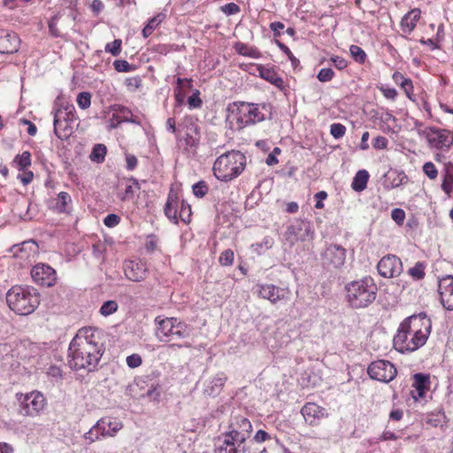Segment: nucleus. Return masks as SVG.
<instances>
[{
	"mask_svg": "<svg viewBox=\"0 0 453 453\" xmlns=\"http://www.w3.org/2000/svg\"><path fill=\"white\" fill-rule=\"evenodd\" d=\"M393 79L395 82H398V79H402L401 81V87L406 93L407 96L410 99H412L411 97V90H412V83L410 79L404 78L400 73H395L393 75Z\"/></svg>",
	"mask_w": 453,
	"mask_h": 453,
	"instance_id": "58836bf2",
	"label": "nucleus"
},
{
	"mask_svg": "<svg viewBox=\"0 0 453 453\" xmlns=\"http://www.w3.org/2000/svg\"><path fill=\"white\" fill-rule=\"evenodd\" d=\"M156 336L161 342H170L188 338L192 331L190 326L176 318L155 319Z\"/></svg>",
	"mask_w": 453,
	"mask_h": 453,
	"instance_id": "423d86ee",
	"label": "nucleus"
},
{
	"mask_svg": "<svg viewBox=\"0 0 453 453\" xmlns=\"http://www.w3.org/2000/svg\"><path fill=\"white\" fill-rule=\"evenodd\" d=\"M251 431L250 421L247 418L238 415L232 417L228 430L225 433L234 437L235 441L246 443Z\"/></svg>",
	"mask_w": 453,
	"mask_h": 453,
	"instance_id": "ddd939ff",
	"label": "nucleus"
},
{
	"mask_svg": "<svg viewBox=\"0 0 453 453\" xmlns=\"http://www.w3.org/2000/svg\"><path fill=\"white\" fill-rule=\"evenodd\" d=\"M273 239L270 236H265L263 241L259 243H257L255 246L257 247L256 249H261V250H267L269 249H271L273 245Z\"/></svg>",
	"mask_w": 453,
	"mask_h": 453,
	"instance_id": "338daca9",
	"label": "nucleus"
},
{
	"mask_svg": "<svg viewBox=\"0 0 453 453\" xmlns=\"http://www.w3.org/2000/svg\"><path fill=\"white\" fill-rule=\"evenodd\" d=\"M178 198L175 194L170 193L165 205V215L174 224L178 223Z\"/></svg>",
	"mask_w": 453,
	"mask_h": 453,
	"instance_id": "cd10ccee",
	"label": "nucleus"
},
{
	"mask_svg": "<svg viewBox=\"0 0 453 453\" xmlns=\"http://www.w3.org/2000/svg\"><path fill=\"white\" fill-rule=\"evenodd\" d=\"M106 154V147L104 144H96L93 148L90 154V159L96 162H102L104 160Z\"/></svg>",
	"mask_w": 453,
	"mask_h": 453,
	"instance_id": "79ce46f5",
	"label": "nucleus"
},
{
	"mask_svg": "<svg viewBox=\"0 0 453 453\" xmlns=\"http://www.w3.org/2000/svg\"><path fill=\"white\" fill-rule=\"evenodd\" d=\"M425 266L423 263L418 262L415 266L409 269V274L416 280H420L425 275Z\"/></svg>",
	"mask_w": 453,
	"mask_h": 453,
	"instance_id": "09e8293b",
	"label": "nucleus"
},
{
	"mask_svg": "<svg viewBox=\"0 0 453 453\" xmlns=\"http://www.w3.org/2000/svg\"><path fill=\"white\" fill-rule=\"evenodd\" d=\"M420 10L414 9L403 16L401 21V27L403 32H411L416 26V22L420 18Z\"/></svg>",
	"mask_w": 453,
	"mask_h": 453,
	"instance_id": "c756f323",
	"label": "nucleus"
},
{
	"mask_svg": "<svg viewBox=\"0 0 453 453\" xmlns=\"http://www.w3.org/2000/svg\"><path fill=\"white\" fill-rule=\"evenodd\" d=\"M193 193L196 197H203L208 192V186L205 181H198L192 187Z\"/></svg>",
	"mask_w": 453,
	"mask_h": 453,
	"instance_id": "8fccbe9b",
	"label": "nucleus"
},
{
	"mask_svg": "<svg viewBox=\"0 0 453 453\" xmlns=\"http://www.w3.org/2000/svg\"><path fill=\"white\" fill-rule=\"evenodd\" d=\"M123 426V423L117 418H101L84 434L83 438L91 444L102 438L115 437Z\"/></svg>",
	"mask_w": 453,
	"mask_h": 453,
	"instance_id": "6e6552de",
	"label": "nucleus"
},
{
	"mask_svg": "<svg viewBox=\"0 0 453 453\" xmlns=\"http://www.w3.org/2000/svg\"><path fill=\"white\" fill-rule=\"evenodd\" d=\"M377 270L382 277L393 278L401 274L403 271V264L400 258L396 256L388 255L379 261Z\"/></svg>",
	"mask_w": 453,
	"mask_h": 453,
	"instance_id": "2eb2a0df",
	"label": "nucleus"
},
{
	"mask_svg": "<svg viewBox=\"0 0 453 453\" xmlns=\"http://www.w3.org/2000/svg\"><path fill=\"white\" fill-rule=\"evenodd\" d=\"M446 425V417L443 412L430 413L426 416V430L434 427L442 430Z\"/></svg>",
	"mask_w": 453,
	"mask_h": 453,
	"instance_id": "72a5a7b5",
	"label": "nucleus"
},
{
	"mask_svg": "<svg viewBox=\"0 0 453 453\" xmlns=\"http://www.w3.org/2000/svg\"><path fill=\"white\" fill-rule=\"evenodd\" d=\"M245 165V155L239 150H231L216 158L212 170L218 180L226 182L238 177Z\"/></svg>",
	"mask_w": 453,
	"mask_h": 453,
	"instance_id": "39448f33",
	"label": "nucleus"
},
{
	"mask_svg": "<svg viewBox=\"0 0 453 453\" xmlns=\"http://www.w3.org/2000/svg\"><path fill=\"white\" fill-rule=\"evenodd\" d=\"M349 52L353 59L358 64H364L365 62L366 53L361 47L351 45L349 47Z\"/></svg>",
	"mask_w": 453,
	"mask_h": 453,
	"instance_id": "a19ab883",
	"label": "nucleus"
},
{
	"mask_svg": "<svg viewBox=\"0 0 453 453\" xmlns=\"http://www.w3.org/2000/svg\"><path fill=\"white\" fill-rule=\"evenodd\" d=\"M388 139L384 136L378 135L372 141V146L376 150H383L388 146Z\"/></svg>",
	"mask_w": 453,
	"mask_h": 453,
	"instance_id": "0e129e2a",
	"label": "nucleus"
},
{
	"mask_svg": "<svg viewBox=\"0 0 453 453\" xmlns=\"http://www.w3.org/2000/svg\"><path fill=\"white\" fill-rule=\"evenodd\" d=\"M119 305L116 301L109 300L104 302L100 308V314L104 317L110 316L118 311Z\"/></svg>",
	"mask_w": 453,
	"mask_h": 453,
	"instance_id": "ea45409f",
	"label": "nucleus"
},
{
	"mask_svg": "<svg viewBox=\"0 0 453 453\" xmlns=\"http://www.w3.org/2000/svg\"><path fill=\"white\" fill-rule=\"evenodd\" d=\"M10 251L16 257L24 260L35 258L38 253V245L33 240L23 242L20 244L13 245Z\"/></svg>",
	"mask_w": 453,
	"mask_h": 453,
	"instance_id": "4be33fe9",
	"label": "nucleus"
},
{
	"mask_svg": "<svg viewBox=\"0 0 453 453\" xmlns=\"http://www.w3.org/2000/svg\"><path fill=\"white\" fill-rule=\"evenodd\" d=\"M368 179V172L366 170H359L353 179L351 184L352 188L357 192L363 191L367 186Z\"/></svg>",
	"mask_w": 453,
	"mask_h": 453,
	"instance_id": "f704fd0d",
	"label": "nucleus"
},
{
	"mask_svg": "<svg viewBox=\"0 0 453 453\" xmlns=\"http://www.w3.org/2000/svg\"><path fill=\"white\" fill-rule=\"evenodd\" d=\"M386 181L390 188H397L407 181V176L403 172L390 170L386 175Z\"/></svg>",
	"mask_w": 453,
	"mask_h": 453,
	"instance_id": "473e14b6",
	"label": "nucleus"
},
{
	"mask_svg": "<svg viewBox=\"0 0 453 453\" xmlns=\"http://www.w3.org/2000/svg\"><path fill=\"white\" fill-rule=\"evenodd\" d=\"M104 353L100 333L92 327L78 331L68 349V365L73 370L93 371Z\"/></svg>",
	"mask_w": 453,
	"mask_h": 453,
	"instance_id": "f257e3e1",
	"label": "nucleus"
},
{
	"mask_svg": "<svg viewBox=\"0 0 453 453\" xmlns=\"http://www.w3.org/2000/svg\"><path fill=\"white\" fill-rule=\"evenodd\" d=\"M236 50L242 56L250 57L252 58H259L260 52L257 49L250 48L247 45L242 43L236 47Z\"/></svg>",
	"mask_w": 453,
	"mask_h": 453,
	"instance_id": "37998d69",
	"label": "nucleus"
},
{
	"mask_svg": "<svg viewBox=\"0 0 453 453\" xmlns=\"http://www.w3.org/2000/svg\"><path fill=\"white\" fill-rule=\"evenodd\" d=\"M76 102L78 106L82 110L89 108L91 104V94L87 91L79 93L76 98Z\"/></svg>",
	"mask_w": 453,
	"mask_h": 453,
	"instance_id": "c03bdc74",
	"label": "nucleus"
},
{
	"mask_svg": "<svg viewBox=\"0 0 453 453\" xmlns=\"http://www.w3.org/2000/svg\"><path fill=\"white\" fill-rule=\"evenodd\" d=\"M122 41L120 39H115L111 42H108L105 45V51L111 53L112 56L117 57L121 51Z\"/></svg>",
	"mask_w": 453,
	"mask_h": 453,
	"instance_id": "a18cd8bd",
	"label": "nucleus"
},
{
	"mask_svg": "<svg viewBox=\"0 0 453 453\" xmlns=\"http://www.w3.org/2000/svg\"><path fill=\"white\" fill-rule=\"evenodd\" d=\"M73 124L65 120L54 119V133L61 140L67 139L73 133Z\"/></svg>",
	"mask_w": 453,
	"mask_h": 453,
	"instance_id": "7c9ffc66",
	"label": "nucleus"
},
{
	"mask_svg": "<svg viewBox=\"0 0 453 453\" xmlns=\"http://www.w3.org/2000/svg\"><path fill=\"white\" fill-rule=\"evenodd\" d=\"M265 104L235 102L228 106L232 118L236 120L240 128L254 125L265 119Z\"/></svg>",
	"mask_w": 453,
	"mask_h": 453,
	"instance_id": "0eeeda50",
	"label": "nucleus"
},
{
	"mask_svg": "<svg viewBox=\"0 0 453 453\" xmlns=\"http://www.w3.org/2000/svg\"><path fill=\"white\" fill-rule=\"evenodd\" d=\"M346 133V127L341 123H334L330 126V134L334 139L342 138Z\"/></svg>",
	"mask_w": 453,
	"mask_h": 453,
	"instance_id": "de8ad7c7",
	"label": "nucleus"
},
{
	"mask_svg": "<svg viewBox=\"0 0 453 453\" xmlns=\"http://www.w3.org/2000/svg\"><path fill=\"white\" fill-rule=\"evenodd\" d=\"M166 19L165 12H159L153 18L150 19L147 25L142 29V35L143 37L147 38L152 33L154 30L159 27V25Z\"/></svg>",
	"mask_w": 453,
	"mask_h": 453,
	"instance_id": "2f4dec72",
	"label": "nucleus"
},
{
	"mask_svg": "<svg viewBox=\"0 0 453 453\" xmlns=\"http://www.w3.org/2000/svg\"><path fill=\"white\" fill-rule=\"evenodd\" d=\"M125 275L132 281L143 280L147 276V267L142 261H127L125 263Z\"/></svg>",
	"mask_w": 453,
	"mask_h": 453,
	"instance_id": "5701e85b",
	"label": "nucleus"
},
{
	"mask_svg": "<svg viewBox=\"0 0 453 453\" xmlns=\"http://www.w3.org/2000/svg\"><path fill=\"white\" fill-rule=\"evenodd\" d=\"M313 236L311 223L300 219H294L285 232L286 241L291 246L298 242L311 241Z\"/></svg>",
	"mask_w": 453,
	"mask_h": 453,
	"instance_id": "1a4fd4ad",
	"label": "nucleus"
},
{
	"mask_svg": "<svg viewBox=\"0 0 453 453\" xmlns=\"http://www.w3.org/2000/svg\"><path fill=\"white\" fill-rule=\"evenodd\" d=\"M47 375L52 377L57 381L61 380L63 377V371L60 366L52 365L47 370Z\"/></svg>",
	"mask_w": 453,
	"mask_h": 453,
	"instance_id": "5fc2aeb1",
	"label": "nucleus"
},
{
	"mask_svg": "<svg viewBox=\"0 0 453 453\" xmlns=\"http://www.w3.org/2000/svg\"><path fill=\"white\" fill-rule=\"evenodd\" d=\"M424 319L425 312H419L408 317L400 324L393 340L397 351H414L425 344V335L421 329V321Z\"/></svg>",
	"mask_w": 453,
	"mask_h": 453,
	"instance_id": "f03ea898",
	"label": "nucleus"
},
{
	"mask_svg": "<svg viewBox=\"0 0 453 453\" xmlns=\"http://www.w3.org/2000/svg\"><path fill=\"white\" fill-rule=\"evenodd\" d=\"M257 69L258 71L259 76L262 79L274 85L278 88L283 89L284 81L280 76H279V74L273 68H267L261 65H258L257 66Z\"/></svg>",
	"mask_w": 453,
	"mask_h": 453,
	"instance_id": "a878e982",
	"label": "nucleus"
},
{
	"mask_svg": "<svg viewBox=\"0 0 453 453\" xmlns=\"http://www.w3.org/2000/svg\"><path fill=\"white\" fill-rule=\"evenodd\" d=\"M453 188V173H448L443 180V182L441 184L442 190L447 194L449 195Z\"/></svg>",
	"mask_w": 453,
	"mask_h": 453,
	"instance_id": "6e6d98bb",
	"label": "nucleus"
},
{
	"mask_svg": "<svg viewBox=\"0 0 453 453\" xmlns=\"http://www.w3.org/2000/svg\"><path fill=\"white\" fill-rule=\"evenodd\" d=\"M279 48L288 56V59L291 61L294 66L299 64V60L293 55L291 50L288 46L280 42H277Z\"/></svg>",
	"mask_w": 453,
	"mask_h": 453,
	"instance_id": "bf43d9fd",
	"label": "nucleus"
},
{
	"mask_svg": "<svg viewBox=\"0 0 453 453\" xmlns=\"http://www.w3.org/2000/svg\"><path fill=\"white\" fill-rule=\"evenodd\" d=\"M178 218L180 219L184 223H188L191 219V208L189 204L186 203L184 201L181 202L180 210L179 211Z\"/></svg>",
	"mask_w": 453,
	"mask_h": 453,
	"instance_id": "49530a36",
	"label": "nucleus"
},
{
	"mask_svg": "<svg viewBox=\"0 0 453 453\" xmlns=\"http://www.w3.org/2000/svg\"><path fill=\"white\" fill-rule=\"evenodd\" d=\"M120 221V218L116 214H108L104 219V224L108 227H113L116 226Z\"/></svg>",
	"mask_w": 453,
	"mask_h": 453,
	"instance_id": "e2e57ef3",
	"label": "nucleus"
},
{
	"mask_svg": "<svg viewBox=\"0 0 453 453\" xmlns=\"http://www.w3.org/2000/svg\"><path fill=\"white\" fill-rule=\"evenodd\" d=\"M413 380V389L411 390V395L414 401H418L425 395V373H415Z\"/></svg>",
	"mask_w": 453,
	"mask_h": 453,
	"instance_id": "c85d7f7f",
	"label": "nucleus"
},
{
	"mask_svg": "<svg viewBox=\"0 0 453 453\" xmlns=\"http://www.w3.org/2000/svg\"><path fill=\"white\" fill-rule=\"evenodd\" d=\"M214 453H252L250 447L242 441H235V438L223 433L216 439Z\"/></svg>",
	"mask_w": 453,
	"mask_h": 453,
	"instance_id": "f8f14e48",
	"label": "nucleus"
},
{
	"mask_svg": "<svg viewBox=\"0 0 453 453\" xmlns=\"http://www.w3.org/2000/svg\"><path fill=\"white\" fill-rule=\"evenodd\" d=\"M380 91L386 98L390 100H395L397 96V92L394 88L381 87Z\"/></svg>",
	"mask_w": 453,
	"mask_h": 453,
	"instance_id": "774afa93",
	"label": "nucleus"
},
{
	"mask_svg": "<svg viewBox=\"0 0 453 453\" xmlns=\"http://www.w3.org/2000/svg\"><path fill=\"white\" fill-rule=\"evenodd\" d=\"M226 380L227 377L224 372L217 373L214 377L206 381L203 389L204 394L209 396L219 395Z\"/></svg>",
	"mask_w": 453,
	"mask_h": 453,
	"instance_id": "b1692460",
	"label": "nucleus"
},
{
	"mask_svg": "<svg viewBox=\"0 0 453 453\" xmlns=\"http://www.w3.org/2000/svg\"><path fill=\"white\" fill-rule=\"evenodd\" d=\"M111 110L113 111V118H116V123L111 124V128H116L122 122L137 123L133 119V113L127 107L121 104H113L111 106Z\"/></svg>",
	"mask_w": 453,
	"mask_h": 453,
	"instance_id": "393cba45",
	"label": "nucleus"
},
{
	"mask_svg": "<svg viewBox=\"0 0 453 453\" xmlns=\"http://www.w3.org/2000/svg\"><path fill=\"white\" fill-rule=\"evenodd\" d=\"M54 119L73 123L75 120V108L71 104H61L54 113Z\"/></svg>",
	"mask_w": 453,
	"mask_h": 453,
	"instance_id": "bb28decb",
	"label": "nucleus"
},
{
	"mask_svg": "<svg viewBox=\"0 0 453 453\" xmlns=\"http://www.w3.org/2000/svg\"><path fill=\"white\" fill-rule=\"evenodd\" d=\"M20 171L26 170L31 165V154L29 151H24L20 155H17L14 158Z\"/></svg>",
	"mask_w": 453,
	"mask_h": 453,
	"instance_id": "4c0bfd02",
	"label": "nucleus"
},
{
	"mask_svg": "<svg viewBox=\"0 0 453 453\" xmlns=\"http://www.w3.org/2000/svg\"><path fill=\"white\" fill-rule=\"evenodd\" d=\"M367 373L372 380L388 383L395 378L397 371L391 362L380 359L369 365Z\"/></svg>",
	"mask_w": 453,
	"mask_h": 453,
	"instance_id": "9b49d317",
	"label": "nucleus"
},
{
	"mask_svg": "<svg viewBox=\"0 0 453 453\" xmlns=\"http://www.w3.org/2000/svg\"><path fill=\"white\" fill-rule=\"evenodd\" d=\"M33 280L42 287H51L55 284L56 271L48 265L37 264L31 270Z\"/></svg>",
	"mask_w": 453,
	"mask_h": 453,
	"instance_id": "dca6fc26",
	"label": "nucleus"
},
{
	"mask_svg": "<svg viewBox=\"0 0 453 453\" xmlns=\"http://www.w3.org/2000/svg\"><path fill=\"white\" fill-rule=\"evenodd\" d=\"M141 188L139 182L135 179H132L129 180V183L127 184L125 188L124 194L120 196L122 201L130 200L134 196V193L135 190H139Z\"/></svg>",
	"mask_w": 453,
	"mask_h": 453,
	"instance_id": "e433bc0d",
	"label": "nucleus"
},
{
	"mask_svg": "<svg viewBox=\"0 0 453 453\" xmlns=\"http://www.w3.org/2000/svg\"><path fill=\"white\" fill-rule=\"evenodd\" d=\"M323 265L328 269L342 267L346 259V250L338 244H330L321 254Z\"/></svg>",
	"mask_w": 453,
	"mask_h": 453,
	"instance_id": "4468645a",
	"label": "nucleus"
},
{
	"mask_svg": "<svg viewBox=\"0 0 453 453\" xmlns=\"http://www.w3.org/2000/svg\"><path fill=\"white\" fill-rule=\"evenodd\" d=\"M6 302L11 310L19 315H29L40 304L37 290L29 286H13L6 294Z\"/></svg>",
	"mask_w": 453,
	"mask_h": 453,
	"instance_id": "20e7f679",
	"label": "nucleus"
},
{
	"mask_svg": "<svg viewBox=\"0 0 453 453\" xmlns=\"http://www.w3.org/2000/svg\"><path fill=\"white\" fill-rule=\"evenodd\" d=\"M219 261L221 265H224V266L231 265L234 262V252L231 250H224L220 254Z\"/></svg>",
	"mask_w": 453,
	"mask_h": 453,
	"instance_id": "603ef678",
	"label": "nucleus"
},
{
	"mask_svg": "<svg viewBox=\"0 0 453 453\" xmlns=\"http://www.w3.org/2000/svg\"><path fill=\"white\" fill-rule=\"evenodd\" d=\"M127 365L130 368H137L142 365V357L139 354H132L126 359Z\"/></svg>",
	"mask_w": 453,
	"mask_h": 453,
	"instance_id": "052dcab7",
	"label": "nucleus"
},
{
	"mask_svg": "<svg viewBox=\"0 0 453 453\" xmlns=\"http://www.w3.org/2000/svg\"><path fill=\"white\" fill-rule=\"evenodd\" d=\"M391 218L397 225H402L405 219V212L403 209L395 208L391 211Z\"/></svg>",
	"mask_w": 453,
	"mask_h": 453,
	"instance_id": "4d7b16f0",
	"label": "nucleus"
},
{
	"mask_svg": "<svg viewBox=\"0 0 453 453\" xmlns=\"http://www.w3.org/2000/svg\"><path fill=\"white\" fill-rule=\"evenodd\" d=\"M345 300L354 310L370 306L377 297L378 288L372 277H364L347 283L344 287Z\"/></svg>",
	"mask_w": 453,
	"mask_h": 453,
	"instance_id": "7ed1b4c3",
	"label": "nucleus"
},
{
	"mask_svg": "<svg viewBox=\"0 0 453 453\" xmlns=\"http://www.w3.org/2000/svg\"><path fill=\"white\" fill-rule=\"evenodd\" d=\"M72 203L71 196L67 192H60L57 197L55 210L58 212H69L68 204Z\"/></svg>",
	"mask_w": 453,
	"mask_h": 453,
	"instance_id": "c9c22d12",
	"label": "nucleus"
},
{
	"mask_svg": "<svg viewBox=\"0 0 453 453\" xmlns=\"http://www.w3.org/2000/svg\"><path fill=\"white\" fill-rule=\"evenodd\" d=\"M426 141L434 148H449L452 143V138L447 130L429 129L426 130Z\"/></svg>",
	"mask_w": 453,
	"mask_h": 453,
	"instance_id": "412c9836",
	"label": "nucleus"
},
{
	"mask_svg": "<svg viewBox=\"0 0 453 453\" xmlns=\"http://www.w3.org/2000/svg\"><path fill=\"white\" fill-rule=\"evenodd\" d=\"M113 66L118 72H131L134 70V66L130 65L127 60L118 59L113 62Z\"/></svg>",
	"mask_w": 453,
	"mask_h": 453,
	"instance_id": "864d4df0",
	"label": "nucleus"
},
{
	"mask_svg": "<svg viewBox=\"0 0 453 453\" xmlns=\"http://www.w3.org/2000/svg\"><path fill=\"white\" fill-rule=\"evenodd\" d=\"M105 251V247L103 243H94L92 245V253L95 257L103 259V254Z\"/></svg>",
	"mask_w": 453,
	"mask_h": 453,
	"instance_id": "69168bd1",
	"label": "nucleus"
},
{
	"mask_svg": "<svg viewBox=\"0 0 453 453\" xmlns=\"http://www.w3.org/2000/svg\"><path fill=\"white\" fill-rule=\"evenodd\" d=\"M258 296L269 300L272 303H276L281 300H288L289 297V290L288 288H280L273 284L258 285Z\"/></svg>",
	"mask_w": 453,
	"mask_h": 453,
	"instance_id": "a211bd4d",
	"label": "nucleus"
},
{
	"mask_svg": "<svg viewBox=\"0 0 453 453\" xmlns=\"http://www.w3.org/2000/svg\"><path fill=\"white\" fill-rule=\"evenodd\" d=\"M437 291L442 307L453 311V276L447 275L439 279Z\"/></svg>",
	"mask_w": 453,
	"mask_h": 453,
	"instance_id": "f3484780",
	"label": "nucleus"
},
{
	"mask_svg": "<svg viewBox=\"0 0 453 453\" xmlns=\"http://www.w3.org/2000/svg\"><path fill=\"white\" fill-rule=\"evenodd\" d=\"M199 95H200L199 91L196 90L195 93H193L192 96H190L188 98V104L189 105V108L196 109V108H200L202 106V100H201Z\"/></svg>",
	"mask_w": 453,
	"mask_h": 453,
	"instance_id": "13d9d810",
	"label": "nucleus"
},
{
	"mask_svg": "<svg viewBox=\"0 0 453 453\" xmlns=\"http://www.w3.org/2000/svg\"><path fill=\"white\" fill-rule=\"evenodd\" d=\"M19 38L17 34L5 29H0V53L12 54L18 51Z\"/></svg>",
	"mask_w": 453,
	"mask_h": 453,
	"instance_id": "aec40b11",
	"label": "nucleus"
},
{
	"mask_svg": "<svg viewBox=\"0 0 453 453\" xmlns=\"http://www.w3.org/2000/svg\"><path fill=\"white\" fill-rule=\"evenodd\" d=\"M301 413L307 424L312 426H319L322 418H326V410L315 403H306L301 409Z\"/></svg>",
	"mask_w": 453,
	"mask_h": 453,
	"instance_id": "6ab92c4d",
	"label": "nucleus"
},
{
	"mask_svg": "<svg viewBox=\"0 0 453 453\" xmlns=\"http://www.w3.org/2000/svg\"><path fill=\"white\" fill-rule=\"evenodd\" d=\"M222 12L226 15H234L240 12V7L234 3H229L221 7Z\"/></svg>",
	"mask_w": 453,
	"mask_h": 453,
	"instance_id": "680f3d73",
	"label": "nucleus"
},
{
	"mask_svg": "<svg viewBox=\"0 0 453 453\" xmlns=\"http://www.w3.org/2000/svg\"><path fill=\"white\" fill-rule=\"evenodd\" d=\"M20 414L23 416L35 417L44 409L46 399L42 393L35 390L30 393L20 395Z\"/></svg>",
	"mask_w": 453,
	"mask_h": 453,
	"instance_id": "9d476101",
	"label": "nucleus"
},
{
	"mask_svg": "<svg viewBox=\"0 0 453 453\" xmlns=\"http://www.w3.org/2000/svg\"><path fill=\"white\" fill-rule=\"evenodd\" d=\"M334 77V72L332 68H322L317 75L318 80L321 82L330 81Z\"/></svg>",
	"mask_w": 453,
	"mask_h": 453,
	"instance_id": "3c124183",
	"label": "nucleus"
}]
</instances>
